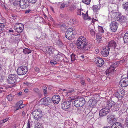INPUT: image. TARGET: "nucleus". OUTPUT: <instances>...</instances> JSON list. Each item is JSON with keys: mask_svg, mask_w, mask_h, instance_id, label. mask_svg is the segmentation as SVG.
<instances>
[{"mask_svg": "<svg viewBox=\"0 0 128 128\" xmlns=\"http://www.w3.org/2000/svg\"><path fill=\"white\" fill-rule=\"evenodd\" d=\"M65 6V5L63 3H62L60 6V8H64Z\"/></svg>", "mask_w": 128, "mask_h": 128, "instance_id": "nucleus-48", "label": "nucleus"}, {"mask_svg": "<svg viewBox=\"0 0 128 128\" xmlns=\"http://www.w3.org/2000/svg\"><path fill=\"white\" fill-rule=\"evenodd\" d=\"M120 85L123 87H126L128 86V77H122L120 81Z\"/></svg>", "mask_w": 128, "mask_h": 128, "instance_id": "nucleus-10", "label": "nucleus"}, {"mask_svg": "<svg viewBox=\"0 0 128 128\" xmlns=\"http://www.w3.org/2000/svg\"><path fill=\"white\" fill-rule=\"evenodd\" d=\"M32 12V10L30 9H28L25 11V14H28Z\"/></svg>", "mask_w": 128, "mask_h": 128, "instance_id": "nucleus-43", "label": "nucleus"}, {"mask_svg": "<svg viewBox=\"0 0 128 128\" xmlns=\"http://www.w3.org/2000/svg\"><path fill=\"white\" fill-rule=\"evenodd\" d=\"M48 20L50 19V20H53V18L50 16H49V17H48Z\"/></svg>", "mask_w": 128, "mask_h": 128, "instance_id": "nucleus-50", "label": "nucleus"}, {"mask_svg": "<svg viewBox=\"0 0 128 128\" xmlns=\"http://www.w3.org/2000/svg\"><path fill=\"white\" fill-rule=\"evenodd\" d=\"M9 119V118H7L4 120H1L0 121V124H2L4 123L7 121H8Z\"/></svg>", "mask_w": 128, "mask_h": 128, "instance_id": "nucleus-32", "label": "nucleus"}, {"mask_svg": "<svg viewBox=\"0 0 128 128\" xmlns=\"http://www.w3.org/2000/svg\"><path fill=\"white\" fill-rule=\"evenodd\" d=\"M72 100H70V101L65 100L62 102V109L66 110L69 108L70 106V102Z\"/></svg>", "mask_w": 128, "mask_h": 128, "instance_id": "nucleus-11", "label": "nucleus"}, {"mask_svg": "<svg viewBox=\"0 0 128 128\" xmlns=\"http://www.w3.org/2000/svg\"><path fill=\"white\" fill-rule=\"evenodd\" d=\"M90 32L91 34L92 35H94L95 34V32L94 30V29H92L90 30Z\"/></svg>", "mask_w": 128, "mask_h": 128, "instance_id": "nucleus-39", "label": "nucleus"}, {"mask_svg": "<svg viewBox=\"0 0 128 128\" xmlns=\"http://www.w3.org/2000/svg\"><path fill=\"white\" fill-rule=\"evenodd\" d=\"M28 88H26L24 90V92H28Z\"/></svg>", "mask_w": 128, "mask_h": 128, "instance_id": "nucleus-53", "label": "nucleus"}, {"mask_svg": "<svg viewBox=\"0 0 128 128\" xmlns=\"http://www.w3.org/2000/svg\"><path fill=\"white\" fill-rule=\"evenodd\" d=\"M76 44L79 49L84 50L85 51L89 50L90 48V46L88 44V40L84 36H81L78 38Z\"/></svg>", "mask_w": 128, "mask_h": 128, "instance_id": "nucleus-1", "label": "nucleus"}, {"mask_svg": "<svg viewBox=\"0 0 128 128\" xmlns=\"http://www.w3.org/2000/svg\"><path fill=\"white\" fill-rule=\"evenodd\" d=\"M58 52V54H56V56L57 55H59V56H61V54H62L60 53H59L58 52Z\"/></svg>", "mask_w": 128, "mask_h": 128, "instance_id": "nucleus-58", "label": "nucleus"}, {"mask_svg": "<svg viewBox=\"0 0 128 128\" xmlns=\"http://www.w3.org/2000/svg\"><path fill=\"white\" fill-rule=\"evenodd\" d=\"M33 90L35 92L37 93H38L39 92V90L37 88H34L33 89Z\"/></svg>", "mask_w": 128, "mask_h": 128, "instance_id": "nucleus-44", "label": "nucleus"}, {"mask_svg": "<svg viewBox=\"0 0 128 128\" xmlns=\"http://www.w3.org/2000/svg\"><path fill=\"white\" fill-rule=\"evenodd\" d=\"M28 71V68L26 66H22L18 68L17 72L20 76L26 74Z\"/></svg>", "mask_w": 128, "mask_h": 128, "instance_id": "nucleus-5", "label": "nucleus"}, {"mask_svg": "<svg viewBox=\"0 0 128 128\" xmlns=\"http://www.w3.org/2000/svg\"><path fill=\"white\" fill-rule=\"evenodd\" d=\"M85 99L83 98H76L74 101V104L76 107H82L85 104Z\"/></svg>", "mask_w": 128, "mask_h": 128, "instance_id": "nucleus-3", "label": "nucleus"}, {"mask_svg": "<svg viewBox=\"0 0 128 128\" xmlns=\"http://www.w3.org/2000/svg\"><path fill=\"white\" fill-rule=\"evenodd\" d=\"M48 52L50 54H52V53L53 51L54 50V48L51 46L48 47Z\"/></svg>", "mask_w": 128, "mask_h": 128, "instance_id": "nucleus-26", "label": "nucleus"}, {"mask_svg": "<svg viewBox=\"0 0 128 128\" xmlns=\"http://www.w3.org/2000/svg\"><path fill=\"white\" fill-rule=\"evenodd\" d=\"M125 94L124 90L123 89H119L114 93V96L119 99L121 100L123 98Z\"/></svg>", "mask_w": 128, "mask_h": 128, "instance_id": "nucleus-7", "label": "nucleus"}, {"mask_svg": "<svg viewBox=\"0 0 128 128\" xmlns=\"http://www.w3.org/2000/svg\"><path fill=\"white\" fill-rule=\"evenodd\" d=\"M35 70L36 72H40V69L38 67H36L35 68Z\"/></svg>", "mask_w": 128, "mask_h": 128, "instance_id": "nucleus-46", "label": "nucleus"}, {"mask_svg": "<svg viewBox=\"0 0 128 128\" xmlns=\"http://www.w3.org/2000/svg\"><path fill=\"white\" fill-rule=\"evenodd\" d=\"M50 63L51 64L53 65H55L57 64V63L56 61H51L50 62Z\"/></svg>", "mask_w": 128, "mask_h": 128, "instance_id": "nucleus-42", "label": "nucleus"}, {"mask_svg": "<svg viewBox=\"0 0 128 128\" xmlns=\"http://www.w3.org/2000/svg\"><path fill=\"white\" fill-rule=\"evenodd\" d=\"M100 8L99 5H95L93 6V11L94 12H96Z\"/></svg>", "mask_w": 128, "mask_h": 128, "instance_id": "nucleus-23", "label": "nucleus"}, {"mask_svg": "<svg viewBox=\"0 0 128 128\" xmlns=\"http://www.w3.org/2000/svg\"><path fill=\"white\" fill-rule=\"evenodd\" d=\"M14 28L15 30L17 32L21 33L24 30V25L21 23H16L14 26Z\"/></svg>", "mask_w": 128, "mask_h": 128, "instance_id": "nucleus-9", "label": "nucleus"}, {"mask_svg": "<svg viewBox=\"0 0 128 128\" xmlns=\"http://www.w3.org/2000/svg\"><path fill=\"white\" fill-rule=\"evenodd\" d=\"M80 83L82 85H84L85 83V81L84 80H82L80 81Z\"/></svg>", "mask_w": 128, "mask_h": 128, "instance_id": "nucleus-49", "label": "nucleus"}, {"mask_svg": "<svg viewBox=\"0 0 128 128\" xmlns=\"http://www.w3.org/2000/svg\"><path fill=\"white\" fill-rule=\"evenodd\" d=\"M76 7L75 6H71L70 8V10L71 11H72L74 10L76 8Z\"/></svg>", "mask_w": 128, "mask_h": 128, "instance_id": "nucleus-36", "label": "nucleus"}, {"mask_svg": "<svg viewBox=\"0 0 128 128\" xmlns=\"http://www.w3.org/2000/svg\"><path fill=\"white\" fill-rule=\"evenodd\" d=\"M110 128L109 126H108L106 127V128Z\"/></svg>", "mask_w": 128, "mask_h": 128, "instance_id": "nucleus-64", "label": "nucleus"}, {"mask_svg": "<svg viewBox=\"0 0 128 128\" xmlns=\"http://www.w3.org/2000/svg\"><path fill=\"white\" fill-rule=\"evenodd\" d=\"M80 57L81 58H82V59H83V58H84V56H80Z\"/></svg>", "mask_w": 128, "mask_h": 128, "instance_id": "nucleus-63", "label": "nucleus"}, {"mask_svg": "<svg viewBox=\"0 0 128 128\" xmlns=\"http://www.w3.org/2000/svg\"><path fill=\"white\" fill-rule=\"evenodd\" d=\"M108 46L110 49L115 48L116 46V43L114 40H112L109 42L108 46Z\"/></svg>", "mask_w": 128, "mask_h": 128, "instance_id": "nucleus-18", "label": "nucleus"}, {"mask_svg": "<svg viewBox=\"0 0 128 128\" xmlns=\"http://www.w3.org/2000/svg\"><path fill=\"white\" fill-rule=\"evenodd\" d=\"M18 76L16 74H10L8 76V83L11 84H14L17 81Z\"/></svg>", "mask_w": 128, "mask_h": 128, "instance_id": "nucleus-6", "label": "nucleus"}, {"mask_svg": "<svg viewBox=\"0 0 128 128\" xmlns=\"http://www.w3.org/2000/svg\"><path fill=\"white\" fill-rule=\"evenodd\" d=\"M74 91V90L72 89H70L67 90L66 92H64V93L65 94V95L68 96L70 95L71 93Z\"/></svg>", "mask_w": 128, "mask_h": 128, "instance_id": "nucleus-22", "label": "nucleus"}, {"mask_svg": "<svg viewBox=\"0 0 128 128\" xmlns=\"http://www.w3.org/2000/svg\"><path fill=\"white\" fill-rule=\"evenodd\" d=\"M35 128H42L39 122H38L36 124Z\"/></svg>", "mask_w": 128, "mask_h": 128, "instance_id": "nucleus-37", "label": "nucleus"}, {"mask_svg": "<svg viewBox=\"0 0 128 128\" xmlns=\"http://www.w3.org/2000/svg\"><path fill=\"white\" fill-rule=\"evenodd\" d=\"M98 58V60L96 62V64H98V67H100L102 66L104 64V62L103 59L99 58Z\"/></svg>", "mask_w": 128, "mask_h": 128, "instance_id": "nucleus-19", "label": "nucleus"}, {"mask_svg": "<svg viewBox=\"0 0 128 128\" xmlns=\"http://www.w3.org/2000/svg\"><path fill=\"white\" fill-rule=\"evenodd\" d=\"M19 106L18 108L17 109H16L17 110H19L21 108V107H20V106Z\"/></svg>", "mask_w": 128, "mask_h": 128, "instance_id": "nucleus-59", "label": "nucleus"}, {"mask_svg": "<svg viewBox=\"0 0 128 128\" xmlns=\"http://www.w3.org/2000/svg\"><path fill=\"white\" fill-rule=\"evenodd\" d=\"M118 24L116 22H112L110 25V29L113 32L116 31L118 28Z\"/></svg>", "mask_w": 128, "mask_h": 128, "instance_id": "nucleus-15", "label": "nucleus"}, {"mask_svg": "<svg viewBox=\"0 0 128 128\" xmlns=\"http://www.w3.org/2000/svg\"><path fill=\"white\" fill-rule=\"evenodd\" d=\"M52 100L53 102L55 104H58L60 100V96L58 95L54 96L52 98Z\"/></svg>", "mask_w": 128, "mask_h": 128, "instance_id": "nucleus-17", "label": "nucleus"}, {"mask_svg": "<svg viewBox=\"0 0 128 128\" xmlns=\"http://www.w3.org/2000/svg\"><path fill=\"white\" fill-rule=\"evenodd\" d=\"M102 37V35L100 33H98L96 35V38L97 39H101Z\"/></svg>", "mask_w": 128, "mask_h": 128, "instance_id": "nucleus-34", "label": "nucleus"}, {"mask_svg": "<svg viewBox=\"0 0 128 128\" xmlns=\"http://www.w3.org/2000/svg\"><path fill=\"white\" fill-rule=\"evenodd\" d=\"M23 103V101L22 100H21L20 102L17 103V106H22V105Z\"/></svg>", "mask_w": 128, "mask_h": 128, "instance_id": "nucleus-40", "label": "nucleus"}, {"mask_svg": "<svg viewBox=\"0 0 128 128\" xmlns=\"http://www.w3.org/2000/svg\"><path fill=\"white\" fill-rule=\"evenodd\" d=\"M23 52L25 54H28L31 53L32 50L28 48H26L23 50Z\"/></svg>", "mask_w": 128, "mask_h": 128, "instance_id": "nucleus-25", "label": "nucleus"}, {"mask_svg": "<svg viewBox=\"0 0 128 128\" xmlns=\"http://www.w3.org/2000/svg\"><path fill=\"white\" fill-rule=\"evenodd\" d=\"M100 31H101V32H102V33L104 32V30H103L102 28V30H101Z\"/></svg>", "mask_w": 128, "mask_h": 128, "instance_id": "nucleus-60", "label": "nucleus"}, {"mask_svg": "<svg viewBox=\"0 0 128 128\" xmlns=\"http://www.w3.org/2000/svg\"><path fill=\"white\" fill-rule=\"evenodd\" d=\"M96 54H98V52H99V51L98 50H97V49H96Z\"/></svg>", "mask_w": 128, "mask_h": 128, "instance_id": "nucleus-57", "label": "nucleus"}, {"mask_svg": "<svg viewBox=\"0 0 128 128\" xmlns=\"http://www.w3.org/2000/svg\"><path fill=\"white\" fill-rule=\"evenodd\" d=\"M12 16L14 18H15L16 17V15H12Z\"/></svg>", "mask_w": 128, "mask_h": 128, "instance_id": "nucleus-61", "label": "nucleus"}, {"mask_svg": "<svg viewBox=\"0 0 128 128\" xmlns=\"http://www.w3.org/2000/svg\"><path fill=\"white\" fill-rule=\"evenodd\" d=\"M82 12H81V10L80 9H78L77 10V14L81 16L82 15Z\"/></svg>", "mask_w": 128, "mask_h": 128, "instance_id": "nucleus-38", "label": "nucleus"}, {"mask_svg": "<svg viewBox=\"0 0 128 128\" xmlns=\"http://www.w3.org/2000/svg\"><path fill=\"white\" fill-rule=\"evenodd\" d=\"M82 16L83 17L84 19L85 20L90 19V17L88 15L87 13H86V14H84L83 12H82Z\"/></svg>", "mask_w": 128, "mask_h": 128, "instance_id": "nucleus-24", "label": "nucleus"}, {"mask_svg": "<svg viewBox=\"0 0 128 128\" xmlns=\"http://www.w3.org/2000/svg\"><path fill=\"white\" fill-rule=\"evenodd\" d=\"M24 84L25 85L28 86L29 87H31L32 86L31 84L30 83H29L27 82H24Z\"/></svg>", "mask_w": 128, "mask_h": 128, "instance_id": "nucleus-41", "label": "nucleus"}, {"mask_svg": "<svg viewBox=\"0 0 128 128\" xmlns=\"http://www.w3.org/2000/svg\"><path fill=\"white\" fill-rule=\"evenodd\" d=\"M2 68V64L0 63V71L1 70Z\"/></svg>", "mask_w": 128, "mask_h": 128, "instance_id": "nucleus-54", "label": "nucleus"}, {"mask_svg": "<svg viewBox=\"0 0 128 128\" xmlns=\"http://www.w3.org/2000/svg\"><path fill=\"white\" fill-rule=\"evenodd\" d=\"M70 22H71L72 23H74L75 22L76 20L73 19H71L70 20Z\"/></svg>", "mask_w": 128, "mask_h": 128, "instance_id": "nucleus-47", "label": "nucleus"}, {"mask_svg": "<svg viewBox=\"0 0 128 128\" xmlns=\"http://www.w3.org/2000/svg\"><path fill=\"white\" fill-rule=\"evenodd\" d=\"M123 39L125 43H128V31L125 33L123 37Z\"/></svg>", "mask_w": 128, "mask_h": 128, "instance_id": "nucleus-21", "label": "nucleus"}, {"mask_svg": "<svg viewBox=\"0 0 128 128\" xmlns=\"http://www.w3.org/2000/svg\"><path fill=\"white\" fill-rule=\"evenodd\" d=\"M28 0H20L19 2V5L21 8L25 9L29 6V3Z\"/></svg>", "mask_w": 128, "mask_h": 128, "instance_id": "nucleus-12", "label": "nucleus"}, {"mask_svg": "<svg viewBox=\"0 0 128 128\" xmlns=\"http://www.w3.org/2000/svg\"><path fill=\"white\" fill-rule=\"evenodd\" d=\"M8 31L10 32H14V30H9Z\"/></svg>", "mask_w": 128, "mask_h": 128, "instance_id": "nucleus-55", "label": "nucleus"}, {"mask_svg": "<svg viewBox=\"0 0 128 128\" xmlns=\"http://www.w3.org/2000/svg\"><path fill=\"white\" fill-rule=\"evenodd\" d=\"M22 92H18V96L20 95H21V94H22Z\"/></svg>", "mask_w": 128, "mask_h": 128, "instance_id": "nucleus-56", "label": "nucleus"}, {"mask_svg": "<svg viewBox=\"0 0 128 128\" xmlns=\"http://www.w3.org/2000/svg\"><path fill=\"white\" fill-rule=\"evenodd\" d=\"M48 100L47 99L44 98L42 100V104L45 106L47 105L48 104Z\"/></svg>", "mask_w": 128, "mask_h": 128, "instance_id": "nucleus-28", "label": "nucleus"}, {"mask_svg": "<svg viewBox=\"0 0 128 128\" xmlns=\"http://www.w3.org/2000/svg\"><path fill=\"white\" fill-rule=\"evenodd\" d=\"M14 96L13 94H9L7 96V98L8 100L11 101L12 100V99L14 97Z\"/></svg>", "mask_w": 128, "mask_h": 128, "instance_id": "nucleus-29", "label": "nucleus"}, {"mask_svg": "<svg viewBox=\"0 0 128 128\" xmlns=\"http://www.w3.org/2000/svg\"><path fill=\"white\" fill-rule=\"evenodd\" d=\"M122 124L120 122H116L111 126V128H122Z\"/></svg>", "mask_w": 128, "mask_h": 128, "instance_id": "nucleus-20", "label": "nucleus"}, {"mask_svg": "<svg viewBox=\"0 0 128 128\" xmlns=\"http://www.w3.org/2000/svg\"><path fill=\"white\" fill-rule=\"evenodd\" d=\"M115 104V103L113 101L108 102L107 103L106 107H107V108H109V109L110 108L113 107V111H114L118 110H119V107L116 108H115V107H114Z\"/></svg>", "mask_w": 128, "mask_h": 128, "instance_id": "nucleus-14", "label": "nucleus"}, {"mask_svg": "<svg viewBox=\"0 0 128 128\" xmlns=\"http://www.w3.org/2000/svg\"><path fill=\"white\" fill-rule=\"evenodd\" d=\"M75 32V30H73L72 28H68L66 33V37L68 40H71L74 37L75 34H74Z\"/></svg>", "mask_w": 128, "mask_h": 128, "instance_id": "nucleus-4", "label": "nucleus"}, {"mask_svg": "<svg viewBox=\"0 0 128 128\" xmlns=\"http://www.w3.org/2000/svg\"><path fill=\"white\" fill-rule=\"evenodd\" d=\"M71 59L72 61L73 62L76 59L75 56H70Z\"/></svg>", "mask_w": 128, "mask_h": 128, "instance_id": "nucleus-45", "label": "nucleus"}, {"mask_svg": "<svg viewBox=\"0 0 128 128\" xmlns=\"http://www.w3.org/2000/svg\"><path fill=\"white\" fill-rule=\"evenodd\" d=\"M110 48L108 46H104L103 47V50L101 52V54L102 56L106 55L108 56V55Z\"/></svg>", "mask_w": 128, "mask_h": 128, "instance_id": "nucleus-16", "label": "nucleus"}, {"mask_svg": "<svg viewBox=\"0 0 128 128\" xmlns=\"http://www.w3.org/2000/svg\"><path fill=\"white\" fill-rule=\"evenodd\" d=\"M111 14L112 15L115 16L116 20L122 23H126V18L121 14H119L118 12H116L115 11L112 10L111 12Z\"/></svg>", "mask_w": 128, "mask_h": 128, "instance_id": "nucleus-2", "label": "nucleus"}, {"mask_svg": "<svg viewBox=\"0 0 128 128\" xmlns=\"http://www.w3.org/2000/svg\"><path fill=\"white\" fill-rule=\"evenodd\" d=\"M27 128H30V124L29 122L27 123Z\"/></svg>", "mask_w": 128, "mask_h": 128, "instance_id": "nucleus-51", "label": "nucleus"}, {"mask_svg": "<svg viewBox=\"0 0 128 128\" xmlns=\"http://www.w3.org/2000/svg\"><path fill=\"white\" fill-rule=\"evenodd\" d=\"M43 91L44 93V95L46 96L47 94L48 93L47 92V88L46 86H44L43 88Z\"/></svg>", "mask_w": 128, "mask_h": 128, "instance_id": "nucleus-30", "label": "nucleus"}, {"mask_svg": "<svg viewBox=\"0 0 128 128\" xmlns=\"http://www.w3.org/2000/svg\"><path fill=\"white\" fill-rule=\"evenodd\" d=\"M91 0H83L82 2L84 4L88 5L90 3Z\"/></svg>", "mask_w": 128, "mask_h": 128, "instance_id": "nucleus-33", "label": "nucleus"}, {"mask_svg": "<svg viewBox=\"0 0 128 128\" xmlns=\"http://www.w3.org/2000/svg\"><path fill=\"white\" fill-rule=\"evenodd\" d=\"M5 26L3 23H0V32L4 30Z\"/></svg>", "mask_w": 128, "mask_h": 128, "instance_id": "nucleus-31", "label": "nucleus"}, {"mask_svg": "<svg viewBox=\"0 0 128 128\" xmlns=\"http://www.w3.org/2000/svg\"><path fill=\"white\" fill-rule=\"evenodd\" d=\"M116 64L117 63H114L110 66L109 68L107 69L105 72L106 75L108 74V75H111L113 74L115 68L117 66Z\"/></svg>", "mask_w": 128, "mask_h": 128, "instance_id": "nucleus-8", "label": "nucleus"}, {"mask_svg": "<svg viewBox=\"0 0 128 128\" xmlns=\"http://www.w3.org/2000/svg\"><path fill=\"white\" fill-rule=\"evenodd\" d=\"M126 122L127 124H128V116H127Z\"/></svg>", "mask_w": 128, "mask_h": 128, "instance_id": "nucleus-52", "label": "nucleus"}, {"mask_svg": "<svg viewBox=\"0 0 128 128\" xmlns=\"http://www.w3.org/2000/svg\"><path fill=\"white\" fill-rule=\"evenodd\" d=\"M37 0H28V2L33 4L35 3Z\"/></svg>", "mask_w": 128, "mask_h": 128, "instance_id": "nucleus-35", "label": "nucleus"}, {"mask_svg": "<svg viewBox=\"0 0 128 128\" xmlns=\"http://www.w3.org/2000/svg\"><path fill=\"white\" fill-rule=\"evenodd\" d=\"M3 91V90H0V94L2 93Z\"/></svg>", "mask_w": 128, "mask_h": 128, "instance_id": "nucleus-62", "label": "nucleus"}, {"mask_svg": "<svg viewBox=\"0 0 128 128\" xmlns=\"http://www.w3.org/2000/svg\"><path fill=\"white\" fill-rule=\"evenodd\" d=\"M123 7L126 10H128V2H126L124 3L123 4Z\"/></svg>", "mask_w": 128, "mask_h": 128, "instance_id": "nucleus-27", "label": "nucleus"}, {"mask_svg": "<svg viewBox=\"0 0 128 128\" xmlns=\"http://www.w3.org/2000/svg\"><path fill=\"white\" fill-rule=\"evenodd\" d=\"M110 111L109 108L105 107L102 108L99 112V115L100 117H102L106 116Z\"/></svg>", "mask_w": 128, "mask_h": 128, "instance_id": "nucleus-13", "label": "nucleus"}]
</instances>
